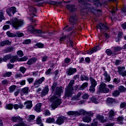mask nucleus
<instances>
[{"label": "nucleus", "instance_id": "1", "mask_svg": "<svg viewBox=\"0 0 126 126\" xmlns=\"http://www.w3.org/2000/svg\"><path fill=\"white\" fill-rule=\"evenodd\" d=\"M73 84H74V80H71L68 86L65 87L63 96L64 99H68L70 97H72L74 90Z\"/></svg>", "mask_w": 126, "mask_h": 126}, {"label": "nucleus", "instance_id": "2", "mask_svg": "<svg viewBox=\"0 0 126 126\" xmlns=\"http://www.w3.org/2000/svg\"><path fill=\"white\" fill-rule=\"evenodd\" d=\"M6 23L7 24H12L13 27L16 30H18L20 27H22L24 25V21L17 18H14L10 21H7Z\"/></svg>", "mask_w": 126, "mask_h": 126}, {"label": "nucleus", "instance_id": "3", "mask_svg": "<svg viewBox=\"0 0 126 126\" xmlns=\"http://www.w3.org/2000/svg\"><path fill=\"white\" fill-rule=\"evenodd\" d=\"M50 101L52 102L51 108L52 110L57 109L61 104H62V99L59 98L56 95H53L50 98Z\"/></svg>", "mask_w": 126, "mask_h": 126}, {"label": "nucleus", "instance_id": "4", "mask_svg": "<svg viewBox=\"0 0 126 126\" xmlns=\"http://www.w3.org/2000/svg\"><path fill=\"white\" fill-rule=\"evenodd\" d=\"M86 0H79L78 2L83 5V9H88L90 12H93L94 11V7L92 4L85 2Z\"/></svg>", "mask_w": 126, "mask_h": 126}, {"label": "nucleus", "instance_id": "5", "mask_svg": "<svg viewBox=\"0 0 126 126\" xmlns=\"http://www.w3.org/2000/svg\"><path fill=\"white\" fill-rule=\"evenodd\" d=\"M69 21L70 22L71 27L69 28L68 29L66 30V31H67V32L71 31V30H72V29H73V28L75 27V26H74L77 24V17H76V16L75 15L71 16L70 17Z\"/></svg>", "mask_w": 126, "mask_h": 126}, {"label": "nucleus", "instance_id": "6", "mask_svg": "<svg viewBox=\"0 0 126 126\" xmlns=\"http://www.w3.org/2000/svg\"><path fill=\"white\" fill-rule=\"evenodd\" d=\"M97 29H99L101 32H109V27L106 24L100 23L96 26Z\"/></svg>", "mask_w": 126, "mask_h": 126}, {"label": "nucleus", "instance_id": "7", "mask_svg": "<svg viewBox=\"0 0 126 126\" xmlns=\"http://www.w3.org/2000/svg\"><path fill=\"white\" fill-rule=\"evenodd\" d=\"M99 91L101 93H109L110 90L107 88V85L104 83H101L99 85Z\"/></svg>", "mask_w": 126, "mask_h": 126}, {"label": "nucleus", "instance_id": "8", "mask_svg": "<svg viewBox=\"0 0 126 126\" xmlns=\"http://www.w3.org/2000/svg\"><path fill=\"white\" fill-rule=\"evenodd\" d=\"M45 81V77H42L38 80H36L33 83V87L34 88H38L40 86V84H42L43 82Z\"/></svg>", "mask_w": 126, "mask_h": 126}, {"label": "nucleus", "instance_id": "9", "mask_svg": "<svg viewBox=\"0 0 126 126\" xmlns=\"http://www.w3.org/2000/svg\"><path fill=\"white\" fill-rule=\"evenodd\" d=\"M77 71V70H76V68H75L69 67V68L67 69L66 73L67 75L70 76V75H73V74H75Z\"/></svg>", "mask_w": 126, "mask_h": 126}, {"label": "nucleus", "instance_id": "10", "mask_svg": "<svg viewBox=\"0 0 126 126\" xmlns=\"http://www.w3.org/2000/svg\"><path fill=\"white\" fill-rule=\"evenodd\" d=\"M64 120H66V118L63 116L59 117L56 121V124L61 126V125H63L64 123Z\"/></svg>", "mask_w": 126, "mask_h": 126}, {"label": "nucleus", "instance_id": "11", "mask_svg": "<svg viewBox=\"0 0 126 126\" xmlns=\"http://www.w3.org/2000/svg\"><path fill=\"white\" fill-rule=\"evenodd\" d=\"M63 92V87H57L56 89V95L61 97L62 93Z\"/></svg>", "mask_w": 126, "mask_h": 126}, {"label": "nucleus", "instance_id": "12", "mask_svg": "<svg viewBox=\"0 0 126 126\" xmlns=\"http://www.w3.org/2000/svg\"><path fill=\"white\" fill-rule=\"evenodd\" d=\"M15 12H16V8L15 7H10L6 10V13L8 14V15L9 16L11 15V14H14Z\"/></svg>", "mask_w": 126, "mask_h": 126}, {"label": "nucleus", "instance_id": "13", "mask_svg": "<svg viewBox=\"0 0 126 126\" xmlns=\"http://www.w3.org/2000/svg\"><path fill=\"white\" fill-rule=\"evenodd\" d=\"M11 120L13 122V123H17L18 122H22L23 119L20 116H14L11 117Z\"/></svg>", "mask_w": 126, "mask_h": 126}, {"label": "nucleus", "instance_id": "14", "mask_svg": "<svg viewBox=\"0 0 126 126\" xmlns=\"http://www.w3.org/2000/svg\"><path fill=\"white\" fill-rule=\"evenodd\" d=\"M125 67H118V73L122 76H126V71H124Z\"/></svg>", "mask_w": 126, "mask_h": 126}, {"label": "nucleus", "instance_id": "15", "mask_svg": "<svg viewBox=\"0 0 126 126\" xmlns=\"http://www.w3.org/2000/svg\"><path fill=\"white\" fill-rule=\"evenodd\" d=\"M115 114V111L113 109L110 110L108 116L109 120H110L111 121H115V118H114Z\"/></svg>", "mask_w": 126, "mask_h": 126}, {"label": "nucleus", "instance_id": "16", "mask_svg": "<svg viewBox=\"0 0 126 126\" xmlns=\"http://www.w3.org/2000/svg\"><path fill=\"white\" fill-rule=\"evenodd\" d=\"M29 8L30 12L31 13V14H30V15H31L32 18L33 16H35V13L37 12V10L32 6H30Z\"/></svg>", "mask_w": 126, "mask_h": 126}, {"label": "nucleus", "instance_id": "17", "mask_svg": "<svg viewBox=\"0 0 126 126\" xmlns=\"http://www.w3.org/2000/svg\"><path fill=\"white\" fill-rule=\"evenodd\" d=\"M67 115L68 116H73L74 117H76L77 116H80V113L77 111H70L67 112Z\"/></svg>", "mask_w": 126, "mask_h": 126}, {"label": "nucleus", "instance_id": "18", "mask_svg": "<svg viewBox=\"0 0 126 126\" xmlns=\"http://www.w3.org/2000/svg\"><path fill=\"white\" fill-rule=\"evenodd\" d=\"M99 50H100V47H99V46H96L93 48L91 50L88 51L87 52V54L89 55H92L93 53H95V52H96L97 51H99Z\"/></svg>", "mask_w": 126, "mask_h": 126}, {"label": "nucleus", "instance_id": "19", "mask_svg": "<svg viewBox=\"0 0 126 126\" xmlns=\"http://www.w3.org/2000/svg\"><path fill=\"white\" fill-rule=\"evenodd\" d=\"M10 62L11 63H14L17 62H19V57L17 56H11V58H10Z\"/></svg>", "mask_w": 126, "mask_h": 126}, {"label": "nucleus", "instance_id": "20", "mask_svg": "<svg viewBox=\"0 0 126 126\" xmlns=\"http://www.w3.org/2000/svg\"><path fill=\"white\" fill-rule=\"evenodd\" d=\"M81 98V92H79L77 95H74L72 98L71 100L73 101H77L80 100Z\"/></svg>", "mask_w": 126, "mask_h": 126}, {"label": "nucleus", "instance_id": "21", "mask_svg": "<svg viewBox=\"0 0 126 126\" xmlns=\"http://www.w3.org/2000/svg\"><path fill=\"white\" fill-rule=\"evenodd\" d=\"M11 58V55L10 54L6 55L3 58H0V60H1L0 62L1 63H2V62H7V61H8V60H10Z\"/></svg>", "mask_w": 126, "mask_h": 126}, {"label": "nucleus", "instance_id": "22", "mask_svg": "<svg viewBox=\"0 0 126 126\" xmlns=\"http://www.w3.org/2000/svg\"><path fill=\"white\" fill-rule=\"evenodd\" d=\"M48 92H49V86H46L42 90L41 95L42 96H45L48 94Z\"/></svg>", "mask_w": 126, "mask_h": 126}, {"label": "nucleus", "instance_id": "23", "mask_svg": "<svg viewBox=\"0 0 126 126\" xmlns=\"http://www.w3.org/2000/svg\"><path fill=\"white\" fill-rule=\"evenodd\" d=\"M24 105H26V109H31L32 108V106L33 104H32V101L31 100H28L24 102Z\"/></svg>", "mask_w": 126, "mask_h": 126}, {"label": "nucleus", "instance_id": "24", "mask_svg": "<svg viewBox=\"0 0 126 126\" xmlns=\"http://www.w3.org/2000/svg\"><path fill=\"white\" fill-rule=\"evenodd\" d=\"M105 53L107 54V56H112L113 57H114V56H117V53L114 52V51H112L111 49H106Z\"/></svg>", "mask_w": 126, "mask_h": 126}, {"label": "nucleus", "instance_id": "25", "mask_svg": "<svg viewBox=\"0 0 126 126\" xmlns=\"http://www.w3.org/2000/svg\"><path fill=\"white\" fill-rule=\"evenodd\" d=\"M37 62V58L33 57L32 58L30 59L27 62V64L31 65V64H33L34 63Z\"/></svg>", "mask_w": 126, "mask_h": 126}, {"label": "nucleus", "instance_id": "26", "mask_svg": "<svg viewBox=\"0 0 126 126\" xmlns=\"http://www.w3.org/2000/svg\"><path fill=\"white\" fill-rule=\"evenodd\" d=\"M14 110H18V109H23L24 105L22 103H19V104H15L13 106Z\"/></svg>", "mask_w": 126, "mask_h": 126}, {"label": "nucleus", "instance_id": "27", "mask_svg": "<svg viewBox=\"0 0 126 126\" xmlns=\"http://www.w3.org/2000/svg\"><path fill=\"white\" fill-rule=\"evenodd\" d=\"M90 81L91 84V86H94L95 87L97 86V81H96L93 77H90Z\"/></svg>", "mask_w": 126, "mask_h": 126}, {"label": "nucleus", "instance_id": "28", "mask_svg": "<svg viewBox=\"0 0 126 126\" xmlns=\"http://www.w3.org/2000/svg\"><path fill=\"white\" fill-rule=\"evenodd\" d=\"M41 106H42V103H37L35 106L34 111H36V112L40 113V112H41Z\"/></svg>", "mask_w": 126, "mask_h": 126}, {"label": "nucleus", "instance_id": "29", "mask_svg": "<svg viewBox=\"0 0 126 126\" xmlns=\"http://www.w3.org/2000/svg\"><path fill=\"white\" fill-rule=\"evenodd\" d=\"M66 7L68 10L70 11V12L72 11H75L76 10V9L74 8V5H67Z\"/></svg>", "mask_w": 126, "mask_h": 126}, {"label": "nucleus", "instance_id": "30", "mask_svg": "<svg viewBox=\"0 0 126 126\" xmlns=\"http://www.w3.org/2000/svg\"><path fill=\"white\" fill-rule=\"evenodd\" d=\"M10 44V41L8 40H3L0 42V47H3L5 46V45H9Z\"/></svg>", "mask_w": 126, "mask_h": 126}, {"label": "nucleus", "instance_id": "31", "mask_svg": "<svg viewBox=\"0 0 126 126\" xmlns=\"http://www.w3.org/2000/svg\"><path fill=\"white\" fill-rule=\"evenodd\" d=\"M21 91L23 94H25V95H28L29 92V88L25 87L22 89Z\"/></svg>", "mask_w": 126, "mask_h": 126}, {"label": "nucleus", "instance_id": "32", "mask_svg": "<svg viewBox=\"0 0 126 126\" xmlns=\"http://www.w3.org/2000/svg\"><path fill=\"white\" fill-rule=\"evenodd\" d=\"M84 123H90L91 122V117L89 116H85L82 118Z\"/></svg>", "mask_w": 126, "mask_h": 126}, {"label": "nucleus", "instance_id": "33", "mask_svg": "<svg viewBox=\"0 0 126 126\" xmlns=\"http://www.w3.org/2000/svg\"><path fill=\"white\" fill-rule=\"evenodd\" d=\"M122 37H123V32H119L117 36L115 37L116 42H119L120 40L122 39Z\"/></svg>", "mask_w": 126, "mask_h": 126}, {"label": "nucleus", "instance_id": "34", "mask_svg": "<svg viewBox=\"0 0 126 126\" xmlns=\"http://www.w3.org/2000/svg\"><path fill=\"white\" fill-rule=\"evenodd\" d=\"M4 11L3 10H1L0 11V22H1L2 20H4Z\"/></svg>", "mask_w": 126, "mask_h": 126}, {"label": "nucleus", "instance_id": "35", "mask_svg": "<svg viewBox=\"0 0 126 126\" xmlns=\"http://www.w3.org/2000/svg\"><path fill=\"white\" fill-rule=\"evenodd\" d=\"M87 87H88V82L84 83L82 85H81V86L79 88V90H84V89H85V88H86Z\"/></svg>", "mask_w": 126, "mask_h": 126}, {"label": "nucleus", "instance_id": "36", "mask_svg": "<svg viewBox=\"0 0 126 126\" xmlns=\"http://www.w3.org/2000/svg\"><path fill=\"white\" fill-rule=\"evenodd\" d=\"M104 76H105V80H106V81L109 82L111 81V78L110 77V75L108 74V73H107V72H104Z\"/></svg>", "mask_w": 126, "mask_h": 126}, {"label": "nucleus", "instance_id": "37", "mask_svg": "<svg viewBox=\"0 0 126 126\" xmlns=\"http://www.w3.org/2000/svg\"><path fill=\"white\" fill-rule=\"evenodd\" d=\"M5 109L6 110H12L13 109V104L12 103H9L5 106Z\"/></svg>", "mask_w": 126, "mask_h": 126}, {"label": "nucleus", "instance_id": "38", "mask_svg": "<svg viewBox=\"0 0 126 126\" xmlns=\"http://www.w3.org/2000/svg\"><path fill=\"white\" fill-rule=\"evenodd\" d=\"M118 90L119 92H121V93H124V92H126V88H125V87L123 86H120L118 87Z\"/></svg>", "mask_w": 126, "mask_h": 126}, {"label": "nucleus", "instance_id": "39", "mask_svg": "<svg viewBox=\"0 0 126 126\" xmlns=\"http://www.w3.org/2000/svg\"><path fill=\"white\" fill-rule=\"evenodd\" d=\"M117 122L118 124L120 125H123L124 124V117L123 116H120L117 118Z\"/></svg>", "mask_w": 126, "mask_h": 126}, {"label": "nucleus", "instance_id": "40", "mask_svg": "<svg viewBox=\"0 0 126 126\" xmlns=\"http://www.w3.org/2000/svg\"><path fill=\"white\" fill-rule=\"evenodd\" d=\"M34 34H36V35H41V34H45V32H42V31L40 30H35L34 32H33Z\"/></svg>", "mask_w": 126, "mask_h": 126}, {"label": "nucleus", "instance_id": "41", "mask_svg": "<svg viewBox=\"0 0 126 126\" xmlns=\"http://www.w3.org/2000/svg\"><path fill=\"white\" fill-rule=\"evenodd\" d=\"M81 81H88L89 80V78L88 76H85V75H82L81 76Z\"/></svg>", "mask_w": 126, "mask_h": 126}, {"label": "nucleus", "instance_id": "42", "mask_svg": "<svg viewBox=\"0 0 126 126\" xmlns=\"http://www.w3.org/2000/svg\"><path fill=\"white\" fill-rule=\"evenodd\" d=\"M120 95V91L118 90H115L112 93V96L114 97H118Z\"/></svg>", "mask_w": 126, "mask_h": 126}, {"label": "nucleus", "instance_id": "43", "mask_svg": "<svg viewBox=\"0 0 126 126\" xmlns=\"http://www.w3.org/2000/svg\"><path fill=\"white\" fill-rule=\"evenodd\" d=\"M96 119L101 122V123H104V116L102 115H97Z\"/></svg>", "mask_w": 126, "mask_h": 126}, {"label": "nucleus", "instance_id": "44", "mask_svg": "<svg viewBox=\"0 0 126 126\" xmlns=\"http://www.w3.org/2000/svg\"><path fill=\"white\" fill-rule=\"evenodd\" d=\"M55 122V118H48L46 120V123L47 124H52Z\"/></svg>", "mask_w": 126, "mask_h": 126}, {"label": "nucleus", "instance_id": "45", "mask_svg": "<svg viewBox=\"0 0 126 126\" xmlns=\"http://www.w3.org/2000/svg\"><path fill=\"white\" fill-rule=\"evenodd\" d=\"M78 112L80 114V115H83L84 116H86L88 114L87 112L84 109H80Z\"/></svg>", "mask_w": 126, "mask_h": 126}, {"label": "nucleus", "instance_id": "46", "mask_svg": "<svg viewBox=\"0 0 126 126\" xmlns=\"http://www.w3.org/2000/svg\"><path fill=\"white\" fill-rule=\"evenodd\" d=\"M91 100L93 103H94V104H98L99 102H98V99L96 98V97L93 96L91 98Z\"/></svg>", "mask_w": 126, "mask_h": 126}, {"label": "nucleus", "instance_id": "47", "mask_svg": "<svg viewBox=\"0 0 126 126\" xmlns=\"http://www.w3.org/2000/svg\"><path fill=\"white\" fill-rule=\"evenodd\" d=\"M107 103H109V104H113V103L115 102V99L111 97H108L107 99Z\"/></svg>", "mask_w": 126, "mask_h": 126}, {"label": "nucleus", "instance_id": "48", "mask_svg": "<svg viewBox=\"0 0 126 126\" xmlns=\"http://www.w3.org/2000/svg\"><path fill=\"white\" fill-rule=\"evenodd\" d=\"M6 35L10 38L11 37H15V33H12L9 31L6 32Z\"/></svg>", "mask_w": 126, "mask_h": 126}, {"label": "nucleus", "instance_id": "49", "mask_svg": "<svg viewBox=\"0 0 126 126\" xmlns=\"http://www.w3.org/2000/svg\"><path fill=\"white\" fill-rule=\"evenodd\" d=\"M15 37H22L23 36H24V34H23V33H22V32H17L15 33Z\"/></svg>", "mask_w": 126, "mask_h": 126}, {"label": "nucleus", "instance_id": "50", "mask_svg": "<svg viewBox=\"0 0 126 126\" xmlns=\"http://www.w3.org/2000/svg\"><path fill=\"white\" fill-rule=\"evenodd\" d=\"M19 70L23 73V74H24V73H25V71L27 70V69L23 66H21L20 67Z\"/></svg>", "mask_w": 126, "mask_h": 126}, {"label": "nucleus", "instance_id": "51", "mask_svg": "<svg viewBox=\"0 0 126 126\" xmlns=\"http://www.w3.org/2000/svg\"><path fill=\"white\" fill-rule=\"evenodd\" d=\"M54 74H55L54 79H55V80H57L58 78H59V76H60V75H59V70H56L55 71Z\"/></svg>", "mask_w": 126, "mask_h": 126}, {"label": "nucleus", "instance_id": "52", "mask_svg": "<svg viewBox=\"0 0 126 126\" xmlns=\"http://www.w3.org/2000/svg\"><path fill=\"white\" fill-rule=\"evenodd\" d=\"M12 75V72H6L4 74V77H10Z\"/></svg>", "mask_w": 126, "mask_h": 126}, {"label": "nucleus", "instance_id": "53", "mask_svg": "<svg viewBox=\"0 0 126 126\" xmlns=\"http://www.w3.org/2000/svg\"><path fill=\"white\" fill-rule=\"evenodd\" d=\"M13 126H27V125L25 124L24 122H22L19 124L14 125Z\"/></svg>", "mask_w": 126, "mask_h": 126}, {"label": "nucleus", "instance_id": "54", "mask_svg": "<svg viewBox=\"0 0 126 126\" xmlns=\"http://www.w3.org/2000/svg\"><path fill=\"white\" fill-rule=\"evenodd\" d=\"M113 49H114L113 52L114 53H116V52H120V51L122 50V48L119 46L113 47Z\"/></svg>", "mask_w": 126, "mask_h": 126}, {"label": "nucleus", "instance_id": "55", "mask_svg": "<svg viewBox=\"0 0 126 126\" xmlns=\"http://www.w3.org/2000/svg\"><path fill=\"white\" fill-rule=\"evenodd\" d=\"M57 85H58L57 82H54L53 83L51 87L52 91H55V90H56V87H57Z\"/></svg>", "mask_w": 126, "mask_h": 126}, {"label": "nucleus", "instance_id": "56", "mask_svg": "<svg viewBox=\"0 0 126 126\" xmlns=\"http://www.w3.org/2000/svg\"><path fill=\"white\" fill-rule=\"evenodd\" d=\"M16 88V86H15V85H13L11 87H9V92L10 93H12L14 91V90H15Z\"/></svg>", "mask_w": 126, "mask_h": 126}, {"label": "nucleus", "instance_id": "57", "mask_svg": "<svg viewBox=\"0 0 126 126\" xmlns=\"http://www.w3.org/2000/svg\"><path fill=\"white\" fill-rule=\"evenodd\" d=\"M95 87L94 86H91L89 89V91L91 92V93H94L95 92Z\"/></svg>", "mask_w": 126, "mask_h": 126}, {"label": "nucleus", "instance_id": "58", "mask_svg": "<svg viewBox=\"0 0 126 126\" xmlns=\"http://www.w3.org/2000/svg\"><path fill=\"white\" fill-rule=\"evenodd\" d=\"M17 55L20 57V58H21L22 57H23L24 54H23V52H22V51L21 50H19L17 52Z\"/></svg>", "mask_w": 126, "mask_h": 126}, {"label": "nucleus", "instance_id": "59", "mask_svg": "<svg viewBox=\"0 0 126 126\" xmlns=\"http://www.w3.org/2000/svg\"><path fill=\"white\" fill-rule=\"evenodd\" d=\"M31 43V39H26L23 41V44L25 45H28Z\"/></svg>", "mask_w": 126, "mask_h": 126}, {"label": "nucleus", "instance_id": "60", "mask_svg": "<svg viewBox=\"0 0 126 126\" xmlns=\"http://www.w3.org/2000/svg\"><path fill=\"white\" fill-rule=\"evenodd\" d=\"M28 29L29 31H30L32 33H34L35 32V29H34V27L32 26H30Z\"/></svg>", "mask_w": 126, "mask_h": 126}, {"label": "nucleus", "instance_id": "61", "mask_svg": "<svg viewBox=\"0 0 126 126\" xmlns=\"http://www.w3.org/2000/svg\"><path fill=\"white\" fill-rule=\"evenodd\" d=\"M93 4H94V5H95L97 7H99V6H101V3L99 2V0L95 1L94 3Z\"/></svg>", "mask_w": 126, "mask_h": 126}, {"label": "nucleus", "instance_id": "62", "mask_svg": "<svg viewBox=\"0 0 126 126\" xmlns=\"http://www.w3.org/2000/svg\"><path fill=\"white\" fill-rule=\"evenodd\" d=\"M35 46L37 47V48H44V44L41 43H38L35 44Z\"/></svg>", "mask_w": 126, "mask_h": 126}, {"label": "nucleus", "instance_id": "63", "mask_svg": "<svg viewBox=\"0 0 126 126\" xmlns=\"http://www.w3.org/2000/svg\"><path fill=\"white\" fill-rule=\"evenodd\" d=\"M28 82L29 83V84H31V83H33V82L34 81V78H28L27 79Z\"/></svg>", "mask_w": 126, "mask_h": 126}, {"label": "nucleus", "instance_id": "64", "mask_svg": "<svg viewBox=\"0 0 126 126\" xmlns=\"http://www.w3.org/2000/svg\"><path fill=\"white\" fill-rule=\"evenodd\" d=\"M35 119V116L34 115H29L28 117V120L30 122L31 121H33Z\"/></svg>", "mask_w": 126, "mask_h": 126}]
</instances>
